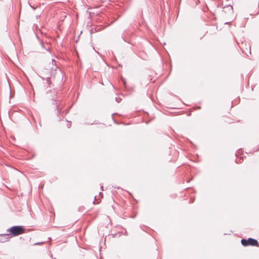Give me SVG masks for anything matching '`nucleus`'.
<instances>
[{
  "label": "nucleus",
  "mask_w": 259,
  "mask_h": 259,
  "mask_svg": "<svg viewBox=\"0 0 259 259\" xmlns=\"http://www.w3.org/2000/svg\"><path fill=\"white\" fill-rule=\"evenodd\" d=\"M238 45L243 53L246 56L251 55V47L249 44L245 40L237 42Z\"/></svg>",
  "instance_id": "1"
},
{
  "label": "nucleus",
  "mask_w": 259,
  "mask_h": 259,
  "mask_svg": "<svg viewBox=\"0 0 259 259\" xmlns=\"http://www.w3.org/2000/svg\"><path fill=\"white\" fill-rule=\"evenodd\" d=\"M11 234L14 236H17L25 232V229L21 226H15L11 227L7 230Z\"/></svg>",
  "instance_id": "2"
},
{
  "label": "nucleus",
  "mask_w": 259,
  "mask_h": 259,
  "mask_svg": "<svg viewBox=\"0 0 259 259\" xmlns=\"http://www.w3.org/2000/svg\"><path fill=\"white\" fill-rule=\"evenodd\" d=\"M241 244L244 246H259L258 241L254 239L249 238L248 239H242L241 240Z\"/></svg>",
  "instance_id": "3"
},
{
  "label": "nucleus",
  "mask_w": 259,
  "mask_h": 259,
  "mask_svg": "<svg viewBox=\"0 0 259 259\" xmlns=\"http://www.w3.org/2000/svg\"><path fill=\"white\" fill-rule=\"evenodd\" d=\"M40 76L44 79H47L48 80L51 78L50 74V70L48 69H43L40 72Z\"/></svg>",
  "instance_id": "4"
},
{
  "label": "nucleus",
  "mask_w": 259,
  "mask_h": 259,
  "mask_svg": "<svg viewBox=\"0 0 259 259\" xmlns=\"http://www.w3.org/2000/svg\"><path fill=\"white\" fill-rule=\"evenodd\" d=\"M227 8H228V11L231 10L232 13L233 15V6L230 5H228Z\"/></svg>",
  "instance_id": "5"
},
{
  "label": "nucleus",
  "mask_w": 259,
  "mask_h": 259,
  "mask_svg": "<svg viewBox=\"0 0 259 259\" xmlns=\"http://www.w3.org/2000/svg\"><path fill=\"white\" fill-rule=\"evenodd\" d=\"M115 100L117 103H119L121 100V98H120V97H116Z\"/></svg>",
  "instance_id": "6"
},
{
  "label": "nucleus",
  "mask_w": 259,
  "mask_h": 259,
  "mask_svg": "<svg viewBox=\"0 0 259 259\" xmlns=\"http://www.w3.org/2000/svg\"><path fill=\"white\" fill-rule=\"evenodd\" d=\"M58 112H61V109L59 108V107H57Z\"/></svg>",
  "instance_id": "7"
},
{
  "label": "nucleus",
  "mask_w": 259,
  "mask_h": 259,
  "mask_svg": "<svg viewBox=\"0 0 259 259\" xmlns=\"http://www.w3.org/2000/svg\"><path fill=\"white\" fill-rule=\"evenodd\" d=\"M41 243H35V244H41Z\"/></svg>",
  "instance_id": "8"
}]
</instances>
